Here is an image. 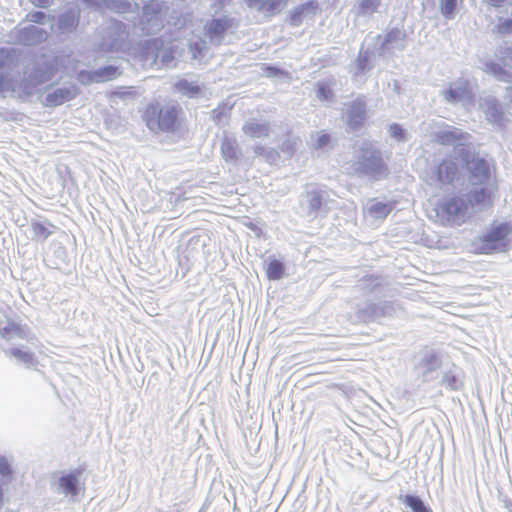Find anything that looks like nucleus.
Instances as JSON below:
<instances>
[{"label": "nucleus", "mask_w": 512, "mask_h": 512, "mask_svg": "<svg viewBox=\"0 0 512 512\" xmlns=\"http://www.w3.org/2000/svg\"><path fill=\"white\" fill-rule=\"evenodd\" d=\"M379 5L378 0H363L361 2V8L364 11L374 12Z\"/></svg>", "instance_id": "obj_32"}, {"label": "nucleus", "mask_w": 512, "mask_h": 512, "mask_svg": "<svg viewBox=\"0 0 512 512\" xmlns=\"http://www.w3.org/2000/svg\"><path fill=\"white\" fill-rule=\"evenodd\" d=\"M57 71L55 65H46L45 67H37L32 75V79L36 84H41L49 81Z\"/></svg>", "instance_id": "obj_17"}, {"label": "nucleus", "mask_w": 512, "mask_h": 512, "mask_svg": "<svg viewBox=\"0 0 512 512\" xmlns=\"http://www.w3.org/2000/svg\"><path fill=\"white\" fill-rule=\"evenodd\" d=\"M12 476V469L4 456H0V477L10 478Z\"/></svg>", "instance_id": "obj_27"}, {"label": "nucleus", "mask_w": 512, "mask_h": 512, "mask_svg": "<svg viewBox=\"0 0 512 512\" xmlns=\"http://www.w3.org/2000/svg\"><path fill=\"white\" fill-rule=\"evenodd\" d=\"M497 30L500 34H511L512 33V19H507L498 24Z\"/></svg>", "instance_id": "obj_30"}, {"label": "nucleus", "mask_w": 512, "mask_h": 512, "mask_svg": "<svg viewBox=\"0 0 512 512\" xmlns=\"http://www.w3.org/2000/svg\"><path fill=\"white\" fill-rule=\"evenodd\" d=\"M4 90V81H3V77L0 78V92H2Z\"/></svg>", "instance_id": "obj_38"}, {"label": "nucleus", "mask_w": 512, "mask_h": 512, "mask_svg": "<svg viewBox=\"0 0 512 512\" xmlns=\"http://www.w3.org/2000/svg\"><path fill=\"white\" fill-rule=\"evenodd\" d=\"M10 354L14 356L15 358L21 360L23 363L27 365H36L38 363L37 359L35 358L34 354L28 351H23L19 348H13L10 351Z\"/></svg>", "instance_id": "obj_23"}, {"label": "nucleus", "mask_w": 512, "mask_h": 512, "mask_svg": "<svg viewBox=\"0 0 512 512\" xmlns=\"http://www.w3.org/2000/svg\"><path fill=\"white\" fill-rule=\"evenodd\" d=\"M389 131L391 136L397 140H402L404 137L403 129L398 124H392L389 128Z\"/></svg>", "instance_id": "obj_31"}, {"label": "nucleus", "mask_w": 512, "mask_h": 512, "mask_svg": "<svg viewBox=\"0 0 512 512\" xmlns=\"http://www.w3.org/2000/svg\"><path fill=\"white\" fill-rule=\"evenodd\" d=\"M393 209L390 203L375 202L369 207V213L379 219L386 218Z\"/></svg>", "instance_id": "obj_20"}, {"label": "nucleus", "mask_w": 512, "mask_h": 512, "mask_svg": "<svg viewBox=\"0 0 512 512\" xmlns=\"http://www.w3.org/2000/svg\"><path fill=\"white\" fill-rule=\"evenodd\" d=\"M512 224L509 222L493 221L489 228L475 242V253L496 254L509 251Z\"/></svg>", "instance_id": "obj_3"}, {"label": "nucleus", "mask_w": 512, "mask_h": 512, "mask_svg": "<svg viewBox=\"0 0 512 512\" xmlns=\"http://www.w3.org/2000/svg\"><path fill=\"white\" fill-rule=\"evenodd\" d=\"M12 60L11 51L1 48L0 49V69L7 66Z\"/></svg>", "instance_id": "obj_28"}, {"label": "nucleus", "mask_w": 512, "mask_h": 512, "mask_svg": "<svg viewBox=\"0 0 512 512\" xmlns=\"http://www.w3.org/2000/svg\"><path fill=\"white\" fill-rule=\"evenodd\" d=\"M319 8L317 1H308L295 9L289 15V22L293 26H298L302 23L303 18L308 15H315Z\"/></svg>", "instance_id": "obj_11"}, {"label": "nucleus", "mask_w": 512, "mask_h": 512, "mask_svg": "<svg viewBox=\"0 0 512 512\" xmlns=\"http://www.w3.org/2000/svg\"><path fill=\"white\" fill-rule=\"evenodd\" d=\"M440 210L448 221L457 225L465 223L473 213L467 198L460 196L451 197L441 203Z\"/></svg>", "instance_id": "obj_4"}, {"label": "nucleus", "mask_w": 512, "mask_h": 512, "mask_svg": "<svg viewBox=\"0 0 512 512\" xmlns=\"http://www.w3.org/2000/svg\"><path fill=\"white\" fill-rule=\"evenodd\" d=\"M456 6H457L456 0H444L442 3V7H441L442 13L446 17L451 18L454 14Z\"/></svg>", "instance_id": "obj_25"}, {"label": "nucleus", "mask_w": 512, "mask_h": 512, "mask_svg": "<svg viewBox=\"0 0 512 512\" xmlns=\"http://www.w3.org/2000/svg\"><path fill=\"white\" fill-rule=\"evenodd\" d=\"M231 23L227 19H214L208 25V33L210 35L221 36Z\"/></svg>", "instance_id": "obj_22"}, {"label": "nucleus", "mask_w": 512, "mask_h": 512, "mask_svg": "<svg viewBox=\"0 0 512 512\" xmlns=\"http://www.w3.org/2000/svg\"><path fill=\"white\" fill-rule=\"evenodd\" d=\"M288 2L289 0H247V5L267 17H272L281 12Z\"/></svg>", "instance_id": "obj_8"}, {"label": "nucleus", "mask_w": 512, "mask_h": 512, "mask_svg": "<svg viewBox=\"0 0 512 512\" xmlns=\"http://www.w3.org/2000/svg\"><path fill=\"white\" fill-rule=\"evenodd\" d=\"M466 134L457 128H450L436 133L434 141L443 146H450L466 138Z\"/></svg>", "instance_id": "obj_12"}, {"label": "nucleus", "mask_w": 512, "mask_h": 512, "mask_svg": "<svg viewBox=\"0 0 512 512\" xmlns=\"http://www.w3.org/2000/svg\"><path fill=\"white\" fill-rule=\"evenodd\" d=\"M220 151L225 161H233L238 158L237 143L235 140L224 139L221 143Z\"/></svg>", "instance_id": "obj_18"}, {"label": "nucleus", "mask_w": 512, "mask_h": 512, "mask_svg": "<svg viewBox=\"0 0 512 512\" xmlns=\"http://www.w3.org/2000/svg\"><path fill=\"white\" fill-rule=\"evenodd\" d=\"M347 123L352 129L360 128L366 120V104L363 99L351 102L347 109Z\"/></svg>", "instance_id": "obj_9"}, {"label": "nucleus", "mask_w": 512, "mask_h": 512, "mask_svg": "<svg viewBox=\"0 0 512 512\" xmlns=\"http://www.w3.org/2000/svg\"><path fill=\"white\" fill-rule=\"evenodd\" d=\"M59 485L66 495L75 496L79 492V480L77 475L68 474L59 479Z\"/></svg>", "instance_id": "obj_13"}, {"label": "nucleus", "mask_w": 512, "mask_h": 512, "mask_svg": "<svg viewBox=\"0 0 512 512\" xmlns=\"http://www.w3.org/2000/svg\"><path fill=\"white\" fill-rule=\"evenodd\" d=\"M7 333H8V329H7V328H4L3 336H5Z\"/></svg>", "instance_id": "obj_39"}, {"label": "nucleus", "mask_w": 512, "mask_h": 512, "mask_svg": "<svg viewBox=\"0 0 512 512\" xmlns=\"http://www.w3.org/2000/svg\"><path fill=\"white\" fill-rule=\"evenodd\" d=\"M243 131L251 138H262L269 134V127L266 124L250 122L243 126Z\"/></svg>", "instance_id": "obj_15"}, {"label": "nucleus", "mask_w": 512, "mask_h": 512, "mask_svg": "<svg viewBox=\"0 0 512 512\" xmlns=\"http://www.w3.org/2000/svg\"><path fill=\"white\" fill-rule=\"evenodd\" d=\"M4 500V490H3V487L0 485V504L3 502Z\"/></svg>", "instance_id": "obj_37"}, {"label": "nucleus", "mask_w": 512, "mask_h": 512, "mask_svg": "<svg viewBox=\"0 0 512 512\" xmlns=\"http://www.w3.org/2000/svg\"><path fill=\"white\" fill-rule=\"evenodd\" d=\"M154 5H155V4H154V3H152V2H151V3H149V4H147V5L144 7V13H145L146 15H149V14H150L149 9H150V8H152V6H154Z\"/></svg>", "instance_id": "obj_36"}, {"label": "nucleus", "mask_w": 512, "mask_h": 512, "mask_svg": "<svg viewBox=\"0 0 512 512\" xmlns=\"http://www.w3.org/2000/svg\"><path fill=\"white\" fill-rule=\"evenodd\" d=\"M359 171L375 180L386 175L387 167L383 161L381 153L378 150L371 151L370 155L368 157H364L360 162Z\"/></svg>", "instance_id": "obj_5"}, {"label": "nucleus", "mask_w": 512, "mask_h": 512, "mask_svg": "<svg viewBox=\"0 0 512 512\" xmlns=\"http://www.w3.org/2000/svg\"><path fill=\"white\" fill-rule=\"evenodd\" d=\"M443 383L451 390H457L460 387V382L458 378L451 373H447L443 377Z\"/></svg>", "instance_id": "obj_26"}, {"label": "nucleus", "mask_w": 512, "mask_h": 512, "mask_svg": "<svg viewBox=\"0 0 512 512\" xmlns=\"http://www.w3.org/2000/svg\"><path fill=\"white\" fill-rule=\"evenodd\" d=\"M77 93L78 91L75 86L58 88L46 96L44 104L47 107H57L75 98Z\"/></svg>", "instance_id": "obj_10"}, {"label": "nucleus", "mask_w": 512, "mask_h": 512, "mask_svg": "<svg viewBox=\"0 0 512 512\" xmlns=\"http://www.w3.org/2000/svg\"><path fill=\"white\" fill-rule=\"evenodd\" d=\"M434 175L438 184H452L458 176V165L454 160L444 159L437 166Z\"/></svg>", "instance_id": "obj_6"}, {"label": "nucleus", "mask_w": 512, "mask_h": 512, "mask_svg": "<svg viewBox=\"0 0 512 512\" xmlns=\"http://www.w3.org/2000/svg\"><path fill=\"white\" fill-rule=\"evenodd\" d=\"M330 135L327 134V133H322L321 135H319L316 139V143H315V146L316 148H322L326 145H328L330 143Z\"/></svg>", "instance_id": "obj_33"}, {"label": "nucleus", "mask_w": 512, "mask_h": 512, "mask_svg": "<svg viewBox=\"0 0 512 512\" xmlns=\"http://www.w3.org/2000/svg\"><path fill=\"white\" fill-rule=\"evenodd\" d=\"M45 14L41 11H34L27 14L26 18L30 22L34 23H43L45 19Z\"/></svg>", "instance_id": "obj_29"}, {"label": "nucleus", "mask_w": 512, "mask_h": 512, "mask_svg": "<svg viewBox=\"0 0 512 512\" xmlns=\"http://www.w3.org/2000/svg\"><path fill=\"white\" fill-rule=\"evenodd\" d=\"M316 94L320 101H328L333 97L332 89L324 82L318 83Z\"/></svg>", "instance_id": "obj_24"}, {"label": "nucleus", "mask_w": 512, "mask_h": 512, "mask_svg": "<svg viewBox=\"0 0 512 512\" xmlns=\"http://www.w3.org/2000/svg\"><path fill=\"white\" fill-rule=\"evenodd\" d=\"M403 502L413 512H431V510L424 504V502L418 496L405 495L403 497Z\"/></svg>", "instance_id": "obj_21"}, {"label": "nucleus", "mask_w": 512, "mask_h": 512, "mask_svg": "<svg viewBox=\"0 0 512 512\" xmlns=\"http://www.w3.org/2000/svg\"><path fill=\"white\" fill-rule=\"evenodd\" d=\"M466 164L472 185L466 198L473 212L492 208L493 196L498 186L489 163L483 158H473Z\"/></svg>", "instance_id": "obj_1"}, {"label": "nucleus", "mask_w": 512, "mask_h": 512, "mask_svg": "<svg viewBox=\"0 0 512 512\" xmlns=\"http://www.w3.org/2000/svg\"><path fill=\"white\" fill-rule=\"evenodd\" d=\"M54 225L49 222H32L31 230L35 240H46L53 233Z\"/></svg>", "instance_id": "obj_14"}, {"label": "nucleus", "mask_w": 512, "mask_h": 512, "mask_svg": "<svg viewBox=\"0 0 512 512\" xmlns=\"http://www.w3.org/2000/svg\"><path fill=\"white\" fill-rule=\"evenodd\" d=\"M285 275V265L278 259L269 261L266 267V276L269 280L275 281L283 278Z\"/></svg>", "instance_id": "obj_16"}, {"label": "nucleus", "mask_w": 512, "mask_h": 512, "mask_svg": "<svg viewBox=\"0 0 512 512\" xmlns=\"http://www.w3.org/2000/svg\"><path fill=\"white\" fill-rule=\"evenodd\" d=\"M120 72L116 67L107 66L96 71L79 73V81L82 84L99 83L115 79Z\"/></svg>", "instance_id": "obj_7"}, {"label": "nucleus", "mask_w": 512, "mask_h": 512, "mask_svg": "<svg viewBox=\"0 0 512 512\" xmlns=\"http://www.w3.org/2000/svg\"><path fill=\"white\" fill-rule=\"evenodd\" d=\"M490 69L492 70V72H493L494 74H498V73H499V74H501V75H503V76H505V75H506V72H505L501 67H499V66H498V65H496V64H491V65H490Z\"/></svg>", "instance_id": "obj_34"}, {"label": "nucleus", "mask_w": 512, "mask_h": 512, "mask_svg": "<svg viewBox=\"0 0 512 512\" xmlns=\"http://www.w3.org/2000/svg\"><path fill=\"white\" fill-rule=\"evenodd\" d=\"M506 0H486L487 3H489L490 5L494 6V7H499L501 6Z\"/></svg>", "instance_id": "obj_35"}, {"label": "nucleus", "mask_w": 512, "mask_h": 512, "mask_svg": "<svg viewBox=\"0 0 512 512\" xmlns=\"http://www.w3.org/2000/svg\"><path fill=\"white\" fill-rule=\"evenodd\" d=\"M141 117L153 133H175L182 126L183 110L178 104L153 101L145 106Z\"/></svg>", "instance_id": "obj_2"}, {"label": "nucleus", "mask_w": 512, "mask_h": 512, "mask_svg": "<svg viewBox=\"0 0 512 512\" xmlns=\"http://www.w3.org/2000/svg\"><path fill=\"white\" fill-rule=\"evenodd\" d=\"M175 87L179 93L188 97H195L201 92L199 85L186 79L179 80Z\"/></svg>", "instance_id": "obj_19"}]
</instances>
